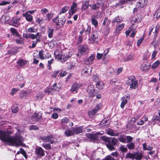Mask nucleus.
Masks as SVG:
<instances>
[{
  "mask_svg": "<svg viewBox=\"0 0 160 160\" xmlns=\"http://www.w3.org/2000/svg\"><path fill=\"white\" fill-rule=\"evenodd\" d=\"M9 132L3 130H0V139L4 142L9 143L10 145L18 146H25L23 143L24 138L19 134L15 136H10Z\"/></svg>",
  "mask_w": 160,
  "mask_h": 160,
  "instance_id": "f257e3e1",
  "label": "nucleus"
},
{
  "mask_svg": "<svg viewBox=\"0 0 160 160\" xmlns=\"http://www.w3.org/2000/svg\"><path fill=\"white\" fill-rule=\"evenodd\" d=\"M126 84L130 85L131 88L135 89L138 86V82L136 80L133 76H130L128 77V80L126 82Z\"/></svg>",
  "mask_w": 160,
  "mask_h": 160,
  "instance_id": "f03ea898",
  "label": "nucleus"
},
{
  "mask_svg": "<svg viewBox=\"0 0 160 160\" xmlns=\"http://www.w3.org/2000/svg\"><path fill=\"white\" fill-rule=\"evenodd\" d=\"M94 88V87L92 85H89L86 88V92L88 94L89 97H93L95 96L96 92Z\"/></svg>",
  "mask_w": 160,
  "mask_h": 160,
  "instance_id": "7ed1b4c3",
  "label": "nucleus"
},
{
  "mask_svg": "<svg viewBox=\"0 0 160 160\" xmlns=\"http://www.w3.org/2000/svg\"><path fill=\"white\" fill-rule=\"evenodd\" d=\"M104 5V2L101 0L98 1L96 3L90 4V6L93 10H96L99 8H102Z\"/></svg>",
  "mask_w": 160,
  "mask_h": 160,
  "instance_id": "20e7f679",
  "label": "nucleus"
},
{
  "mask_svg": "<svg viewBox=\"0 0 160 160\" xmlns=\"http://www.w3.org/2000/svg\"><path fill=\"white\" fill-rule=\"evenodd\" d=\"M92 68L89 66L85 67L82 70L81 74L82 75L85 77L89 76L91 73Z\"/></svg>",
  "mask_w": 160,
  "mask_h": 160,
  "instance_id": "39448f33",
  "label": "nucleus"
},
{
  "mask_svg": "<svg viewBox=\"0 0 160 160\" xmlns=\"http://www.w3.org/2000/svg\"><path fill=\"white\" fill-rule=\"evenodd\" d=\"M42 113L40 112H36L30 117V118L32 121L36 122L42 118Z\"/></svg>",
  "mask_w": 160,
  "mask_h": 160,
  "instance_id": "423d86ee",
  "label": "nucleus"
},
{
  "mask_svg": "<svg viewBox=\"0 0 160 160\" xmlns=\"http://www.w3.org/2000/svg\"><path fill=\"white\" fill-rule=\"evenodd\" d=\"M38 54L40 58L41 59L49 58L51 57V55L47 51L43 50L40 51Z\"/></svg>",
  "mask_w": 160,
  "mask_h": 160,
  "instance_id": "0eeeda50",
  "label": "nucleus"
},
{
  "mask_svg": "<svg viewBox=\"0 0 160 160\" xmlns=\"http://www.w3.org/2000/svg\"><path fill=\"white\" fill-rule=\"evenodd\" d=\"M52 21L56 23V24L59 26L60 27H62L66 21V19L64 17H62L58 19V17L55 19H53Z\"/></svg>",
  "mask_w": 160,
  "mask_h": 160,
  "instance_id": "6e6552de",
  "label": "nucleus"
},
{
  "mask_svg": "<svg viewBox=\"0 0 160 160\" xmlns=\"http://www.w3.org/2000/svg\"><path fill=\"white\" fill-rule=\"evenodd\" d=\"M42 140L45 142H49L51 144L54 143L55 141L54 140V138L52 135L48 136H44L41 138Z\"/></svg>",
  "mask_w": 160,
  "mask_h": 160,
  "instance_id": "1a4fd4ad",
  "label": "nucleus"
},
{
  "mask_svg": "<svg viewBox=\"0 0 160 160\" xmlns=\"http://www.w3.org/2000/svg\"><path fill=\"white\" fill-rule=\"evenodd\" d=\"M98 37V31H93L91 34L90 40L92 42V43L97 44Z\"/></svg>",
  "mask_w": 160,
  "mask_h": 160,
  "instance_id": "9d476101",
  "label": "nucleus"
},
{
  "mask_svg": "<svg viewBox=\"0 0 160 160\" xmlns=\"http://www.w3.org/2000/svg\"><path fill=\"white\" fill-rule=\"evenodd\" d=\"M35 153L38 157H43L45 155L44 150L41 147L39 146L36 147Z\"/></svg>",
  "mask_w": 160,
  "mask_h": 160,
  "instance_id": "9b49d317",
  "label": "nucleus"
},
{
  "mask_svg": "<svg viewBox=\"0 0 160 160\" xmlns=\"http://www.w3.org/2000/svg\"><path fill=\"white\" fill-rule=\"evenodd\" d=\"M81 86L80 84L74 83L72 86L70 91L72 93H73L74 92L77 93L78 92V89L81 87Z\"/></svg>",
  "mask_w": 160,
  "mask_h": 160,
  "instance_id": "f8f14e48",
  "label": "nucleus"
},
{
  "mask_svg": "<svg viewBox=\"0 0 160 160\" xmlns=\"http://www.w3.org/2000/svg\"><path fill=\"white\" fill-rule=\"evenodd\" d=\"M72 53L70 52L66 53H64L63 52L62 53V56L61 57L60 60L63 61H65L69 58L72 56Z\"/></svg>",
  "mask_w": 160,
  "mask_h": 160,
  "instance_id": "ddd939ff",
  "label": "nucleus"
},
{
  "mask_svg": "<svg viewBox=\"0 0 160 160\" xmlns=\"http://www.w3.org/2000/svg\"><path fill=\"white\" fill-rule=\"evenodd\" d=\"M88 49V48L86 46L82 45L80 46L78 48V56H81Z\"/></svg>",
  "mask_w": 160,
  "mask_h": 160,
  "instance_id": "4468645a",
  "label": "nucleus"
},
{
  "mask_svg": "<svg viewBox=\"0 0 160 160\" xmlns=\"http://www.w3.org/2000/svg\"><path fill=\"white\" fill-rule=\"evenodd\" d=\"M103 133H102L101 134L100 132H98L94 134H87L86 136L88 138L91 140H96L98 138V135L100 134H102Z\"/></svg>",
  "mask_w": 160,
  "mask_h": 160,
  "instance_id": "2eb2a0df",
  "label": "nucleus"
},
{
  "mask_svg": "<svg viewBox=\"0 0 160 160\" xmlns=\"http://www.w3.org/2000/svg\"><path fill=\"white\" fill-rule=\"evenodd\" d=\"M77 4L73 3L71 6L70 10L69 11V14L70 16L72 15L77 11Z\"/></svg>",
  "mask_w": 160,
  "mask_h": 160,
  "instance_id": "dca6fc26",
  "label": "nucleus"
},
{
  "mask_svg": "<svg viewBox=\"0 0 160 160\" xmlns=\"http://www.w3.org/2000/svg\"><path fill=\"white\" fill-rule=\"evenodd\" d=\"M94 59V56L92 54L85 60L84 62L87 65L91 64L93 63Z\"/></svg>",
  "mask_w": 160,
  "mask_h": 160,
  "instance_id": "f3484780",
  "label": "nucleus"
},
{
  "mask_svg": "<svg viewBox=\"0 0 160 160\" xmlns=\"http://www.w3.org/2000/svg\"><path fill=\"white\" fill-rule=\"evenodd\" d=\"M54 29L53 28L51 27H48L47 30V33L48 37L51 38L53 37V34Z\"/></svg>",
  "mask_w": 160,
  "mask_h": 160,
  "instance_id": "a211bd4d",
  "label": "nucleus"
},
{
  "mask_svg": "<svg viewBox=\"0 0 160 160\" xmlns=\"http://www.w3.org/2000/svg\"><path fill=\"white\" fill-rule=\"evenodd\" d=\"M63 52H61L60 50L58 49L56 50L54 52V54L56 58L58 60H60Z\"/></svg>",
  "mask_w": 160,
  "mask_h": 160,
  "instance_id": "6ab92c4d",
  "label": "nucleus"
},
{
  "mask_svg": "<svg viewBox=\"0 0 160 160\" xmlns=\"http://www.w3.org/2000/svg\"><path fill=\"white\" fill-rule=\"evenodd\" d=\"M72 130L73 133L76 134H78L81 133L83 131V129L82 127L72 128Z\"/></svg>",
  "mask_w": 160,
  "mask_h": 160,
  "instance_id": "aec40b11",
  "label": "nucleus"
},
{
  "mask_svg": "<svg viewBox=\"0 0 160 160\" xmlns=\"http://www.w3.org/2000/svg\"><path fill=\"white\" fill-rule=\"evenodd\" d=\"M147 2L145 0H139V1L136 3V6L138 8H143L146 5Z\"/></svg>",
  "mask_w": 160,
  "mask_h": 160,
  "instance_id": "412c9836",
  "label": "nucleus"
},
{
  "mask_svg": "<svg viewBox=\"0 0 160 160\" xmlns=\"http://www.w3.org/2000/svg\"><path fill=\"white\" fill-rule=\"evenodd\" d=\"M100 107H101L99 105H97L94 109L88 112V114L89 116L96 113L97 112V111L100 109Z\"/></svg>",
  "mask_w": 160,
  "mask_h": 160,
  "instance_id": "4be33fe9",
  "label": "nucleus"
},
{
  "mask_svg": "<svg viewBox=\"0 0 160 160\" xmlns=\"http://www.w3.org/2000/svg\"><path fill=\"white\" fill-rule=\"evenodd\" d=\"M60 88L55 87H53L52 88H47L44 90L45 93H49L51 92L52 91H58L60 89Z\"/></svg>",
  "mask_w": 160,
  "mask_h": 160,
  "instance_id": "5701e85b",
  "label": "nucleus"
},
{
  "mask_svg": "<svg viewBox=\"0 0 160 160\" xmlns=\"http://www.w3.org/2000/svg\"><path fill=\"white\" fill-rule=\"evenodd\" d=\"M143 157V155L141 152H135L134 153V159L136 160H141Z\"/></svg>",
  "mask_w": 160,
  "mask_h": 160,
  "instance_id": "b1692460",
  "label": "nucleus"
},
{
  "mask_svg": "<svg viewBox=\"0 0 160 160\" xmlns=\"http://www.w3.org/2000/svg\"><path fill=\"white\" fill-rule=\"evenodd\" d=\"M31 92V91L29 90L22 92L20 94V96L22 98H25L28 96Z\"/></svg>",
  "mask_w": 160,
  "mask_h": 160,
  "instance_id": "393cba45",
  "label": "nucleus"
},
{
  "mask_svg": "<svg viewBox=\"0 0 160 160\" xmlns=\"http://www.w3.org/2000/svg\"><path fill=\"white\" fill-rule=\"evenodd\" d=\"M107 133L111 136H117L119 135V133L115 132L113 130L111 129H109L107 130Z\"/></svg>",
  "mask_w": 160,
  "mask_h": 160,
  "instance_id": "a878e982",
  "label": "nucleus"
},
{
  "mask_svg": "<svg viewBox=\"0 0 160 160\" xmlns=\"http://www.w3.org/2000/svg\"><path fill=\"white\" fill-rule=\"evenodd\" d=\"M96 16H95L93 15L91 19V21L92 23V25H94L95 27H97L98 25V22L96 18Z\"/></svg>",
  "mask_w": 160,
  "mask_h": 160,
  "instance_id": "bb28decb",
  "label": "nucleus"
},
{
  "mask_svg": "<svg viewBox=\"0 0 160 160\" xmlns=\"http://www.w3.org/2000/svg\"><path fill=\"white\" fill-rule=\"evenodd\" d=\"M96 86L99 89H102L104 86V84L102 81H99L97 83Z\"/></svg>",
  "mask_w": 160,
  "mask_h": 160,
  "instance_id": "cd10ccee",
  "label": "nucleus"
},
{
  "mask_svg": "<svg viewBox=\"0 0 160 160\" xmlns=\"http://www.w3.org/2000/svg\"><path fill=\"white\" fill-rule=\"evenodd\" d=\"M23 16L25 17L26 19L29 22H31L32 20V16L28 12L23 14Z\"/></svg>",
  "mask_w": 160,
  "mask_h": 160,
  "instance_id": "c85d7f7f",
  "label": "nucleus"
},
{
  "mask_svg": "<svg viewBox=\"0 0 160 160\" xmlns=\"http://www.w3.org/2000/svg\"><path fill=\"white\" fill-rule=\"evenodd\" d=\"M17 63L19 67H22L25 65L27 63V61L23 59H21L19 60Z\"/></svg>",
  "mask_w": 160,
  "mask_h": 160,
  "instance_id": "c756f323",
  "label": "nucleus"
},
{
  "mask_svg": "<svg viewBox=\"0 0 160 160\" xmlns=\"http://www.w3.org/2000/svg\"><path fill=\"white\" fill-rule=\"evenodd\" d=\"M122 20L121 18L118 16L115 17L112 21V23H120L122 22Z\"/></svg>",
  "mask_w": 160,
  "mask_h": 160,
  "instance_id": "7c9ffc66",
  "label": "nucleus"
},
{
  "mask_svg": "<svg viewBox=\"0 0 160 160\" xmlns=\"http://www.w3.org/2000/svg\"><path fill=\"white\" fill-rule=\"evenodd\" d=\"M65 134L67 136H72L74 135V133L73 131H72L71 130L67 129L65 131Z\"/></svg>",
  "mask_w": 160,
  "mask_h": 160,
  "instance_id": "2f4dec72",
  "label": "nucleus"
},
{
  "mask_svg": "<svg viewBox=\"0 0 160 160\" xmlns=\"http://www.w3.org/2000/svg\"><path fill=\"white\" fill-rule=\"evenodd\" d=\"M122 102L121 104V108H123L125 105L127 103L128 101L125 97H123L121 98Z\"/></svg>",
  "mask_w": 160,
  "mask_h": 160,
  "instance_id": "473e14b6",
  "label": "nucleus"
},
{
  "mask_svg": "<svg viewBox=\"0 0 160 160\" xmlns=\"http://www.w3.org/2000/svg\"><path fill=\"white\" fill-rule=\"evenodd\" d=\"M141 68L143 71H147L149 69V67L145 63H143L141 66Z\"/></svg>",
  "mask_w": 160,
  "mask_h": 160,
  "instance_id": "72a5a7b5",
  "label": "nucleus"
},
{
  "mask_svg": "<svg viewBox=\"0 0 160 160\" xmlns=\"http://www.w3.org/2000/svg\"><path fill=\"white\" fill-rule=\"evenodd\" d=\"M133 121L132 122H131V121H129L128 123V126L130 129L133 128L135 126L134 123L135 121V119L134 118H132L131 120V121Z\"/></svg>",
  "mask_w": 160,
  "mask_h": 160,
  "instance_id": "f704fd0d",
  "label": "nucleus"
},
{
  "mask_svg": "<svg viewBox=\"0 0 160 160\" xmlns=\"http://www.w3.org/2000/svg\"><path fill=\"white\" fill-rule=\"evenodd\" d=\"M125 24L124 23H122L119 24L116 27V31L117 32H119L120 31L122 30L124 28Z\"/></svg>",
  "mask_w": 160,
  "mask_h": 160,
  "instance_id": "c9c22d12",
  "label": "nucleus"
},
{
  "mask_svg": "<svg viewBox=\"0 0 160 160\" xmlns=\"http://www.w3.org/2000/svg\"><path fill=\"white\" fill-rule=\"evenodd\" d=\"M143 147L144 149L145 150H151L153 148L150 146L149 145H147L146 143H144L142 144Z\"/></svg>",
  "mask_w": 160,
  "mask_h": 160,
  "instance_id": "e433bc0d",
  "label": "nucleus"
},
{
  "mask_svg": "<svg viewBox=\"0 0 160 160\" xmlns=\"http://www.w3.org/2000/svg\"><path fill=\"white\" fill-rule=\"evenodd\" d=\"M106 146L108 148L110 151L114 150L115 149V148L112 144L110 142H108L106 144Z\"/></svg>",
  "mask_w": 160,
  "mask_h": 160,
  "instance_id": "4c0bfd02",
  "label": "nucleus"
},
{
  "mask_svg": "<svg viewBox=\"0 0 160 160\" xmlns=\"http://www.w3.org/2000/svg\"><path fill=\"white\" fill-rule=\"evenodd\" d=\"M159 64H160V61L158 60L152 64V68L153 69H156Z\"/></svg>",
  "mask_w": 160,
  "mask_h": 160,
  "instance_id": "58836bf2",
  "label": "nucleus"
},
{
  "mask_svg": "<svg viewBox=\"0 0 160 160\" xmlns=\"http://www.w3.org/2000/svg\"><path fill=\"white\" fill-rule=\"evenodd\" d=\"M89 5V2L88 1H85L83 3L82 9L84 10H85L88 8Z\"/></svg>",
  "mask_w": 160,
  "mask_h": 160,
  "instance_id": "ea45409f",
  "label": "nucleus"
},
{
  "mask_svg": "<svg viewBox=\"0 0 160 160\" xmlns=\"http://www.w3.org/2000/svg\"><path fill=\"white\" fill-rule=\"evenodd\" d=\"M119 140L121 142L126 143H127V140H126V137L124 135H121L118 138Z\"/></svg>",
  "mask_w": 160,
  "mask_h": 160,
  "instance_id": "a19ab883",
  "label": "nucleus"
},
{
  "mask_svg": "<svg viewBox=\"0 0 160 160\" xmlns=\"http://www.w3.org/2000/svg\"><path fill=\"white\" fill-rule=\"evenodd\" d=\"M134 153H132L130 152H129L127 153L126 156L125 158H130L132 159H134Z\"/></svg>",
  "mask_w": 160,
  "mask_h": 160,
  "instance_id": "79ce46f5",
  "label": "nucleus"
},
{
  "mask_svg": "<svg viewBox=\"0 0 160 160\" xmlns=\"http://www.w3.org/2000/svg\"><path fill=\"white\" fill-rule=\"evenodd\" d=\"M10 31L11 33L14 35L17 36H18L19 34L16 29L14 28H10Z\"/></svg>",
  "mask_w": 160,
  "mask_h": 160,
  "instance_id": "37998d69",
  "label": "nucleus"
},
{
  "mask_svg": "<svg viewBox=\"0 0 160 160\" xmlns=\"http://www.w3.org/2000/svg\"><path fill=\"white\" fill-rule=\"evenodd\" d=\"M69 9V7L68 6H65L62 9L61 11L59 13L60 14L64 13L68 11Z\"/></svg>",
  "mask_w": 160,
  "mask_h": 160,
  "instance_id": "c03bdc74",
  "label": "nucleus"
},
{
  "mask_svg": "<svg viewBox=\"0 0 160 160\" xmlns=\"http://www.w3.org/2000/svg\"><path fill=\"white\" fill-rule=\"evenodd\" d=\"M134 25H132L128 28V30H126L125 32V34L127 36H128L130 34V32L132 30L133 28Z\"/></svg>",
  "mask_w": 160,
  "mask_h": 160,
  "instance_id": "a18cd8bd",
  "label": "nucleus"
},
{
  "mask_svg": "<svg viewBox=\"0 0 160 160\" xmlns=\"http://www.w3.org/2000/svg\"><path fill=\"white\" fill-rule=\"evenodd\" d=\"M119 149L123 152H126L127 151V148L124 145H121L119 148Z\"/></svg>",
  "mask_w": 160,
  "mask_h": 160,
  "instance_id": "49530a36",
  "label": "nucleus"
},
{
  "mask_svg": "<svg viewBox=\"0 0 160 160\" xmlns=\"http://www.w3.org/2000/svg\"><path fill=\"white\" fill-rule=\"evenodd\" d=\"M69 122V119L66 117L63 118L61 121V124L62 125L65 124Z\"/></svg>",
  "mask_w": 160,
  "mask_h": 160,
  "instance_id": "de8ad7c7",
  "label": "nucleus"
},
{
  "mask_svg": "<svg viewBox=\"0 0 160 160\" xmlns=\"http://www.w3.org/2000/svg\"><path fill=\"white\" fill-rule=\"evenodd\" d=\"M16 43L18 44H24V41L22 38L16 39Z\"/></svg>",
  "mask_w": 160,
  "mask_h": 160,
  "instance_id": "09e8293b",
  "label": "nucleus"
},
{
  "mask_svg": "<svg viewBox=\"0 0 160 160\" xmlns=\"http://www.w3.org/2000/svg\"><path fill=\"white\" fill-rule=\"evenodd\" d=\"M127 146L129 149L131 150L133 149L135 147L134 144L133 142H131L128 144Z\"/></svg>",
  "mask_w": 160,
  "mask_h": 160,
  "instance_id": "8fccbe9b",
  "label": "nucleus"
},
{
  "mask_svg": "<svg viewBox=\"0 0 160 160\" xmlns=\"http://www.w3.org/2000/svg\"><path fill=\"white\" fill-rule=\"evenodd\" d=\"M42 146L46 149L47 150L51 149V145L49 143H43L42 144Z\"/></svg>",
  "mask_w": 160,
  "mask_h": 160,
  "instance_id": "3c124183",
  "label": "nucleus"
},
{
  "mask_svg": "<svg viewBox=\"0 0 160 160\" xmlns=\"http://www.w3.org/2000/svg\"><path fill=\"white\" fill-rule=\"evenodd\" d=\"M154 16H155L157 19L160 18V7L156 11Z\"/></svg>",
  "mask_w": 160,
  "mask_h": 160,
  "instance_id": "603ef678",
  "label": "nucleus"
},
{
  "mask_svg": "<svg viewBox=\"0 0 160 160\" xmlns=\"http://www.w3.org/2000/svg\"><path fill=\"white\" fill-rule=\"evenodd\" d=\"M54 61V59L53 58L51 59L50 60L48 61V68L49 69L51 70V64L53 63Z\"/></svg>",
  "mask_w": 160,
  "mask_h": 160,
  "instance_id": "864d4df0",
  "label": "nucleus"
},
{
  "mask_svg": "<svg viewBox=\"0 0 160 160\" xmlns=\"http://www.w3.org/2000/svg\"><path fill=\"white\" fill-rule=\"evenodd\" d=\"M101 140L104 141L105 142H107L108 143L110 141V139L108 137L105 136H102L101 137Z\"/></svg>",
  "mask_w": 160,
  "mask_h": 160,
  "instance_id": "5fc2aeb1",
  "label": "nucleus"
},
{
  "mask_svg": "<svg viewBox=\"0 0 160 160\" xmlns=\"http://www.w3.org/2000/svg\"><path fill=\"white\" fill-rule=\"evenodd\" d=\"M38 29L34 28L33 27L29 28L28 29V31L30 32H34L37 31Z\"/></svg>",
  "mask_w": 160,
  "mask_h": 160,
  "instance_id": "6e6d98bb",
  "label": "nucleus"
},
{
  "mask_svg": "<svg viewBox=\"0 0 160 160\" xmlns=\"http://www.w3.org/2000/svg\"><path fill=\"white\" fill-rule=\"evenodd\" d=\"M44 21L43 19H41L39 18H37L36 20V22L40 24H42Z\"/></svg>",
  "mask_w": 160,
  "mask_h": 160,
  "instance_id": "4d7b16f0",
  "label": "nucleus"
},
{
  "mask_svg": "<svg viewBox=\"0 0 160 160\" xmlns=\"http://www.w3.org/2000/svg\"><path fill=\"white\" fill-rule=\"evenodd\" d=\"M38 129V127L35 125H32L29 128V130H37Z\"/></svg>",
  "mask_w": 160,
  "mask_h": 160,
  "instance_id": "13d9d810",
  "label": "nucleus"
},
{
  "mask_svg": "<svg viewBox=\"0 0 160 160\" xmlns=\"http://www.w3.org/2000/svg\"><path fill=\"white\" fill-rule=\"evenodd\" d=\"M112 144L113 145H115L117 144L118 142V140L114 138H112Z\"/></svg>",
  "mask_w": 160,
  "mask_h": 160,
  "instance_id": "bf43d9fd",
  "label": "nucleus"
},
{
  "mask_svg": "<svg viewBox=\"0 0 160 160\" xmlns=\"http://www.w3.org/2000/svg\"><path fill=\"white\" fill-rule=\"evenodd\" d=\"M18 109L17 105H14L12 108V111L13 113H16L18 112Z\"/></svg>",
  "mask_w": 160,
  "mask_h": 160,
  "instance_id": "052dcab7",
  "label": "nucleus"
},
{
  "mask_svg": "<svg viewBox=\"0 0 160 160\" xmlns=\"http://www.w3.org/2000/svg\"><path fill=\"white\" fill-rule=\"evenodd\" d=\"M2 20L4 22H6L8 21L10 19V17L8 16H5L2 17Z\"/></svg>",
  "mask_w": 160,
  "mask_h": 160,
  "instance_id": "680f3d73",
  "label": "nucleus"
},
{
  "mask_svg": "<svg viewBox=\"0 0 160 160\" xmlns=\"http://www.w3.org/2000/svg\"><path fill=\"white\" fill-rule=\"evenodd\" d=\"M58 117V115L57 113L54 112L52 114L51 118L54 119H57Z\"/></svg>",
  "mask_w": 160,
  "mask_h": 160,
  "instance_id": "e2e57ef3",
  "label": "nucleus"
},
{
  "mask_svg": "<svg viewBox=\"0 0 160 160\" xmlns=\"http://www.w3.org/2000/svg\"><path fill=\"white\" fill-rule=\"evenodd\" d=\"M53 16V14L51 13H48L46 15V19L48 20H50L52 18Z\"/></svg>",
  "mask_w": 160,
  "mask_h": 160,
  "instance_id": "0e129e2a",
  "label": "nucleus"
},
{
  "mask_svg": "<svg viewBox=\"0 0 160 160\" xmlns=\"http://www.w3.org/2000/svg\"><path fill=\"white\" fill-rule=\"evenodd\" d=\"M59 71H58L56 70L54 71L51 77L53 78H56L58 74V73Z\"/></svg>",
  "mask_w": 160,
  "mask_h": 160,
  "instance_id": "69168bd1",
  "label": "nucleus"
},
{
  "mask_svg": "<svg viewBox=\"0 0 160 160\" xmlns=\"http://www.w3.org/2000/svg\"><path fill=\"white\" fill-rule=\"evenodd\" d=\"M133 138L130 136H128L126 137V140H127V142H132L133 140Z\"/></svg>",
  "mask_w": 160,
  "mask_h": 160,
  "instance_id": "338daca9",
  "label": "nucleus"
},
{
  "mask_svg": "<svg viewBox=\"0 0 160 160\" xmlns=\"http://www.w3.org/2000/svg\"><path fill=\"white\" fill-rule=\"evenodd\" d=\"M102 160H114V158L110 155H108Z\"/></svg>",
  "mask_w": 160,
  "mask_h": 160,
  "instance_id": "774afa93",
  "label": "nucleus"
}]
</instances>
